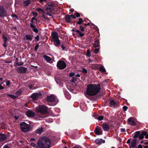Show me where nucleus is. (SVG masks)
<instances>
[{
    "label": "nucleus",
    "mask_w": 148,
    "mask_h": 148,
    "mask_svg": "<svg viewBox=\"0 0 148 148\" xmlns=\"http://www.w3.org/2000/svg\"><path fill=\"white\" fill-rule=\"evenodd\" d=\"M101 86L99 84H90L87 85L86 92V97L93 101L96 100V97L92 96L96 95L100 92Z\"/></svg>",
    "instance_id": "nucleus-1"
},
{
    "label": "nucleus",
    "mask_w": 148,
    "mask_h": 148,
    "mask_svg": "<svg viewBox=\"0 0 148 148\" xmlns=\"http://www.w3.org/2000/svg\"><path fill=\"white\" fill-rule=\"evenodd\" d=\"M51 141L49 139L46 137H42L38 141L37 144L40 148H49Z\"/></svg>",
    "instance_id": "nucleus-2"
},
{
    "label": "nucleus",
    "mask_w": 148,
    "mask_h": 148,
    "mask_svg": "<svg viewBox=\"0 0 148 148\" xmlns=\"http://www.w3.org/2000/svg\"><path fill=\"white\" fill-rule=\"evenodd\" d=\"M51 36L52 39L51 41L53 42L54 45L56 47H59L60 44V41L59 38L58 33L56 32H52Z\"/></svg>",
    "instance_id": "nucleus-3"
},
{
    "label": "nucleus",
    "mask_w": 148,
    "mask_h": 148,
    "mask_svg": "<svg viewBox=\"0 0 148 148\" xmlns=\"http://www.w3.org/2000/svg\"><path fill=\"white\" fill-rule=\"evenodd\" d=\"M21 130L24 132H29L32 128L30 125L24 122H21L20 124Z\"/></svg>",
    "instance_id": "nucleus-4"
},
{
    "label": "nucleus",
    "mask_w": 148,
    "mask_h": 148,
    "mask_svg": "<svg viewBox=\"0 0 148 148\" xmlns=\"http://www.w3.org/2000/svg\"><path fill=\"white\" fill-rule=\"evenodd\" d=\"M37 112L40 113V115H45L47 112V108L44 105L39 106L36 109Z\"/></svg>",
    "instance_id": "nucleus-5"
},
{
    "label": "nucleus",
    "mask_w": 148,
    "mask_h": 148,
    "mask_svg": "<svg viewBox=\"0 0 148 148\" xmlns=\"http://www.w3.org/2000/svg\"><path fill=\"white\" fill-rule=\"evenodd\" d=\"M47 103L50 106H54L57 103V100L53 96L51 95L47 97Z\"/></svg>",
    "instance_id": "nucleus-6"
},
{
    "label": "nucleus",
    "mask_w": 148,
    "mask_h": 148,
    "mask_svg": "<svg viewBox=\"0 0 148 148\" xmlns=\"http://www.w3.org/2000/svg\"><path fill=\"white\" fill-rule=\"evenodd\" d=\"M56 66L58 69L62 70L66 68V64L64 61L59 60L57 62Z\"/></svg>",
    "instance_id": "nucleus-7"
},
{
    "label": "nucleus",
    "mask_w": 148,
    "mask_h": 148,
    "mask_svg": "<svg viewBox=\"0 0 148 148\" xmlns=\"http://www.w3.org/2000/svg\"><path fill=\"white\" fill-rule=\"evenodd\" d=\"M42 95L40 93H33L30 96V97L32 98L33 101H36L38 98L41 97Z\"/></svg>",
    "instance_id": "nucleus-8"
},
{
    "label": "nucleus",
    "mask_w": 148,
    "mask_h": 148,
    "mask_svg": "<svg viewBox=\"0 0 148 148\" xmlns=\"http://www.w3.org/2000/svg\"><path fill=\"white\" fill-rule=\"evenodd\" d=\"M46 10L50 12L52 11L54 9V5L52 3H48L46 5Z\"/></svg>",
    "instance_id": "nucleus-9"
},
{
    "label": "nucleus",
    "mask_w": 148,
    "mask_h": 148,
    "mask_svg": "<svg viewBox=\"0 0 148 148\" xmlns=\"http://www.w3.org/2000/svg\"><path fill=\"white\" fill-rule=\"evenodd\" d=\"M6 14V11L4 8L0 5V17L3 18Z\"/></svg>",
    "instance_id": "nucleus-10"
},
{
    "label": "nucleus",
    "mask_w": 148,
    "mask_h": 148,
    "mask_svg": "<svg viewBox=\"0 0 148 148\" xmlns=\"http://www.w3.org/2000/svg\"><path fill=\"white\" fill-rule=\"evenodd\" d=\"M94 132L97 135H101L102 134V130L101 128L98 126H96L94 131Z\"/></svg>",
    "instance_id": "nucleus-11"
},
{
    "label": "nucleus",
    "mask_w": 148,
    "mask_h": 148,
    "mask_svg": "<svg viewBox=\"0 0 148 148\" xmlns=\"http://www.w3.org/2000/svg\"><path fill=\"white\" fill-rule=\"evenodd\" d=\"M27 68L23 66H20L17 68V71L18 73H26Z\"/></svg>",
    "instance_id": "nucleus-12"
},
{
    "label": "nucleus",
    "mask_w": 148,
    "mask_h": 148,
    "mask_svg": "<svg viewBox=\"0 0 148 148\" xmlns=\"http://www.w3.org/2000/svg\"><path fill=\"white\" fill-rule=\"evenodd\" d=\"M102 127L104 131L108 132L110 128V126L107 124L103 123L102 125Z\"/></svg>",
    "instance_id": "nucleus-13"
},
{
    "label": "nucleus",
    "mask_w": 148,
    "mask_h": 148,
    "mask_svg": "<svg viewBox=\"0 0 148 148\" xmlns=\"http://www.w3.org/2000/svg\"><path fill=\"white\" fill-rule=\"evenodd\" d=\"M26 115L28 117H32L35 116V112L31 111L29 110L26 112Z\"/></svg>",
    "instance_id": "nucleus-14"
},
{
    "label": "nucleus",
    "mask_w": 148,
    "mask_h": 148,
    "mask_svg": "<svg viewBox=\"0 0 148 148\" xmlns=\"http://www.w3.org/2000/svg\"><path fill=\"white\" fill-rule=\"evenodd\" d=\"M43 131V129L42 127L36 129L34 132V134L35 135H36L38 134L40 135L41 134Z\"/></svg>",
    "instance_id": "nucleus-15"
},
{
    "label": "nucleus",
    "mask_w": 148,
    "mask_h": 148,
    "mask_svg": "<svg viewBox=\"0 0 148 148\" xmlns=\"http://www.w3.org/2000/svg\"><path fill=\"white\" fill-rule=\"evenodd\" d=\"M44 59L47 62L49 63H51L52 62V58L46 55H44L43 56Z\"/></svg>",
    "instance_id": "nucleus-16"
},
{
    "label": "nucleus",
    "mask_w": 148,
    "mask_h": 148,
    "mask_svg": "<svg viewBox=\"0 0 148 148\" xmlns=\"http://www.w3.org/2000/svg\"><path fill=\"white\" fill-rule=\"evenodd\" d=\"M75 31L76 32V34H77L78 35L79 34V37H82L83 36H84V34L83 33H82L79 30H78L76 29H73L72 30V31Z\"/></svg>",
    "instance_id": "nucleus-17"
},
{
    "label": "nucleus",
    "mask_w": 148,
    "mask_h": 148,
    "mask_svg": "<svg viewBox=\"0 0 148 148\" xmlns=\"http://www.w3.org/2000/svg\"><path fill=\"white\" fill-rule=\"evenodd\" d=\"M128 123L130 125H131L133 126H134L136 125V123L133 120L132 117H131L129 118L128 120Z\"/></svg>",
    "instance_id": "nucleus-18"
},
{
    "label": "nucleus",
    "mask_w": 148,
    "mask_h": 148,
    "mask_svg": "<svg viewBox=\"0 0 148 148\" xmlns=\"http://www.w3.org/2000/svg\"><path fill=\"white\" fill-rule=\"evenodd\" d=\"M109 103V106L110 107H114L117 105L116 102L113 100H111Z\"/></svg>",
    "instance_id": "nucleus-19"
},
{
    "label": "nucleus",
    "mask_w": 148,
    "mask_h": 148,
    "mask_svg": "<svg viewBox=\"0 0 148 148\" xmlns=\"http://www.w3.org/2000/svg\"><path fill=\"white\" fill-rule=\"evenodd\" d=\"M64 19L65 21L68 23H70L71 22L72 19L69 15H66L64 17Z\"/></svg>",
    "instance_id": "nucleus-20"
},
{
    "label": "nucleus",
    "mask_w": 148,
    "mask_h": 148,
    "mask_svg": "<svg viewBox=\"0 0 148 148\" xmlns=\"http://www.w3.org/2000/svg\"><path fill=\"white\" fill-rule=\"evenodd\" d=\"M147 133V132L146 131H143L142 132L141 134L140 133L138 138L139 139L142 140L143 139L144 136H145Z\"/></svg>",
    "instance_id": "nucleus-21"
},
{
    "label": "nucleus",
    "mask_w": 148,
    "mask_h": 148,
    "mask_svg": "<svg viewBox=\"0 0 148 148\" xmlns=\"http://www.w3.org/2000/svg\"><path fill=\"white\" fill-rule=\"evenodd\" d=\"M6 138V136L5 134L0 133V141H2L5 140Z\"/></svg>",
    "instance_id": "nucleus-22"
},
{
    "label": "nucleus",
    "mask_w": 148,
    "mask_h": 148,
    "mask_svg": "<svg viewBox=\"0 0 148 148\" xmlns=\"http://www.w3.org/2000/svg\"><path fill=\"white\" fill-rule=\"evenodd\" d=\"M33 35L27 34L25 35V38L27 40L32 41L33 38Z\"/></svg>",
    "instance_id": "nucleus-23"
},
{
    "label": "nucleus",
    "mask_w": 148,
    "mask_h": 148,
    "mask_svg": "<svg viewBox=\"0 0 148 148\" xmlns=\"http://www.w3.org/2000/svg\"><path fill=\"white\" fill-rule=\"evenodd\" d=\"M95 43L94 44V45L95 47L97 48L99 47V41L98 40L95 39Z\"/></svg>",
    "instance_id": "nucleus-24"
},
{
    "label": "nucleus",
    "mask_w": 148,
    "mask_h": 148,
    "mask_svg": "<svg viewBox=\"0 0 148 148\" xmlns=\"http://www.w3.org/2000/svg\"><path fill=\"white\" fill-rule=\"evenodd\" d=\"M24 91V88H22L16 91L15 92V94L18 96H20L21 95Z\"/></svg>",
    "instance_id": "nucleus-25"
},
{
    "label": "nucleus",
    "mask_w": 148,
    "mask_h": 148,
    "mask_svg": "<svg viewBox=\"0 0 148 148\" xmlns=\"http://www.w3.org/2000/svg\"><path fill=\"white\" fill-rule=\"evenodd\" d=\"M137 143V140L136 139H134L132 142L131 146L133 148L135 147Z\"/></svg>",
    "instance_id": "nucleus-26"
},
{
    "label": "nucleus",
    "mask_w": 148,
    "mask_h": 148,
    "mask_svg": "<svg viewBox=\"0 0 148 148\" xmlns=\"http://www.w3.org/2000/svg\"><path fill=\"white\" fill-rule=\"evenodd\" d=\"M140 132L139 131L136 132L135 133V134L133 136V138L136 139L137 138H139V135L140 134Z\"/></svg>",
    "instance_id": "nucleus-27"
},
{
    "label": "nucleus",
    "mask_w": 148,
    "mask_h": 148,
    "mask_svg": "<svg viewBox=\"0 0 148 148\" xmlns=\"http://www.w3.org/2000/svg\"><path fill=\"white\" fill-rule=\"evenodd\" d=\"M31 1L30 0H27L24 2L23 3L25 6H28L31 3Z\"/></svg>",
    "instance_id": "nucleus-28"
},
{
    "label": "nucleus",
    "mask_w": 148,
    "mask_h": 148,
    "mask_svg": "<svg viewBox=\"0 0 148 148\" xmlns=\"http://www.w3.org/2000/svg\"><path fill=\"white\" fill-rule=\"evenodd\" d=\"M79 21H78L77 23H76V24L77 25H81V24H82L83 22V21L82 20V19L81 18H79Z\"/></svg>",
    "instance_id": "nucleus-29"
},
{
    "label": "nucleus",
    "mask_w": 148,
    "mask_h": 148,
    "mask_svg": "<svg viewBox=\"0 0 148 148\" xmlns=\"http://www.w3.org/2000/svg\"><path fill=\"white\" fill-rule=\"evenodd\" d=\"M36 22L34 21H30V27L31 28H34V27H35V25H34V24Z\"/></svg>",
    "instance_id": "nucleus-30"
},
{
    "label": "nucleus",
    "mask_w": 148,
    "mask_h": 148,
    "mask_svg": "<svg viewBox=\"0 0 148 148\" xmlns=\"http://www.w3.org/2000/svg\"><path fill=\"white\" fill-rule=\"evenodd\" d=\"M36 10L38 12H41L42 14H44L45 12L41 8H36Z\"/></svg>",
    "instance_id": "nucleus-31"
},
{
    "label": "nucleus",
    "mask_w": 148,
    "mask_h": 148,
    "mask_svg": "<svg viewBox=\"0 0 148 148\" xmlns=\"http://www.w3.org/2000/svg\"><path fill=\"white\" fill-rule=\"evenodd\" d=\"M99 71L101 72L105 73L106 71V70L104 67L102 66H101L100 68H99Z\"/></svg>",
    "instance_id": "nucleus-32"
},
{
    "label": "nucleus",
    "mask_w": 148,
    "mask_h": 148,
    "mask_svg": "<svg viewBox=\"0 0 148 148\" xmlns=\"http://www.w3.org/2000/svg\"><path fill=\"white\" fill-rule=\"evenodd\" d=\"M101 141H102V139H97L95 140V142L97 144L99 145L101 143Z\"/></svg>",
    "instance_id": "nucleus-33"
},
{
    "label": "nucleus",
    "mask_w": 148,
    "mask_h": 148,
    "mask_svg": "<svg viewBox=\"0 0 148 148\" xmlns=\"http://www.w3.org/2000/svg\"><path fill=\"white\" fill-rule=\"evenodd\" d=\"M2 38L3 40V42H7L8 40V38L6 37L5 36V35L4 34H3Z\"/></svg>",
    "instance_id": "nucleus-34"
},
{
    "label": "nucleus",
    "mask_w": 148,
    "mask_h": 148,
    "mask_svg": "<svg viewBox=\"0 0 148 148\" xmlns=\"http://www.w3.org/2000/svg\"><path fill=\"white\" fill-rule=\"evenodd\" d=\"M18 58H16L15 60V64L18 66L21 65L23 64V63L21 64H19L18 62Z\"/></svg>",
    "instance_id": "nucleus-35"
},
{
    "label": "nucleus",
    "mask_w": 148,
    "mask_h": 148,
    "mask_svg": "<svg viewBox=\"0 0 148 148\" xmlns=\"http://www.w3.org/2000/svg\"><path fill=\"white\" fill-rule=\"evenodd\" d=\"M37 26H35V27L34 28H32V29L33 31L36 33H38V30L36 28Z\"/></svg>",
    "instance_id": "nucleus-36"
},
{
    "label": "nucleus",
    "mask_w": 148,
    "mask_h": 148,
    "mask_svg": "<svg viewBox=\"0 0 148 148\" xmlns=\"http://www.w3.org/2000/svg\"><path fill=\"white\" fill-rule=\"evenodd\" d=\"M64 95L68 97H69V98L70 99V95L68 92L66 91H64Z\"/></svg>",
    "instance_id": "nucleus-37"
},
{
    "label": "nucleus",
    "mask_w": 148,
    "mask_h": 148,
    "mask_svg": "<svg viewBox=\"0 0 148 148\" xmlns=\"http://www.w3.org/2000/svg\"><path fill=\"white\" fill-rule=\"evenodd\" d=\"M6 94L9 97H11V98H12V99H15L16 97V96H15V95H11V94H8L7 93H6Z\"/></svg>",
    "instance_id": "nucleus-38"
},
{
    "label": "nucleus",
    "mask_w": 148,
    "mask_h": 148,
    "mask_svg": "<svg viewBox=\"0 0 148 148\" xmlns=\"http://www.w3.org/2000/svg\"><path fill=\"white\" fill-rule=\"evenodd\" d=\"M104 117L103 116H98L97 119L99 121H101L103 119Z\"/></svg>",
    "instance_id": "nucleus-39"
},
{
    "label": "nucleus",
    "mask_w": 148,
    "mask_h": 148,
    "mask_svg": "<svg viewBox=\"0 0 148 148\" xmlns=\"http://www.w3.org/2000/svg\"><path fill=\"white\" fill-rule=\"evenodd\" d=\"M86 56L88 57H90L91 56V53L89 49L87 50Z\"/></svg>",
    "instance_id": "nucleus-40"
},
{
    "label": "nucleus",
    "mask_w": 148,
    "mask_h": 148,
    "mask_svg": "<svg viewBox=\"0 0 148 148\" xmlns=\"http://www.w3.org/2000/svg\"><path fill=\"white\" fill-rule=\"evenodd\" d=\"M77 78L75 77H73L72 78V79L71 81V82H73V83H75L77 81Z\"/></svg>",
    "instance_id": "nucleus-41"
},
{
    "label": "nucleus",
    "mask_w": 148,
    "mask_h": 148,
    "mask_svg": "<svg viewBox=\"0 0 148 148\" xmlns=\"http://www.w3.org/2000/svg\"><path fill=\"white\" fill-rule=\"evenodd\" d=\"M84 25H80L79 26V29L82 32H84V28L83 27Z\"/></svg>",
    "instance_id": "nucleus-42"
},
{
    "label": "nucleus",
    "mask_w": 148,
    "mask_h": 148,
    "mask_svg": "<svg viewBox=\"0 0 148 148\" xmlns=\"http://www.w3.org/2000/svg\"><path fill=\"white\" fill-rule=\"evenodd\" d=\"M74 14L76 16V17H79L80 16L79 14L76 11H75Z\"/></svg>",
    "instance_id": "nucleus-43"
},
{
    "label": "nucleus",
    "mask_w": 148,
    "mask_h": 148,
    "mask_svg": "<svg viewBox=\"0 0 148 148\" xmlns=\"http://www.w3.org/2000/svg\"><path fill=\"white\" fill-rule=\"evenodd\" d=\"M82 72L85 73H87V71L84 68H83L82 69Z\"/></svg>",
    "instance_id": "nucleus-44"
},
{
    "label": "nucleus",
    "mask_w": 148,
    "mask_h": 148,
    "mask_svg": "<svg viewBox=\"0 0 148 148\" xmlns=\"http://www.w3.org/2000/svg\"><path fill=\"white\" fill-rule=\"evenodd\" d=\"M39 45L38 43L36 44V46L35 47L34 49V51H36L38 49V47L39 46Z\"/></svg>",
    "instance_id": "nucleus-45"
},
{
    "label": "nucleus",
    "mask_w": 148,
    "mask_h": 148,
    "mask_svg": "<svg viewBox=\"0 0 148 148\" xmlns=\"http://www.w3.org/2000/svg\"><path fill=\"white\" fill-rule=\"evenodd\" d=\"M30 145L34 147H37V145L33 143H31Z\"/></svg>",
    "instance_id": "nucleus-46"
},
{
    "label": "nucleus",
    "mask_w": 148,
    "mask_h": 148,
    "mask_svg": "<svg viewBox=\"0 0 148 148\" xmlns=\"http://www.w3.org/2000/svg\"><path fill=\"white\" fill-rule=\"evenodd\" d=\"M99 51V49L96 48L94 51V53L95 54H97Z\"/></svg>",
    "instance_id": "nucleus-47"
},
{
    "label": "nucleus",
    "mask_w": 148,
    "mask_h": 148,
    "mask_svg": "<svg viewBox=\"0 0 148 148\" xmlns=\"http://www.w3.org/2000/svg\"><path fill=\"white\" fill-rule=\"evenodd\" d=\"M39 36L38 35L35 38V39L36 41H38L39 40Z\"/></svg>",
    "instance_id": "nucleus-48"
},
{
    "label": "nucleus",
    "mask_w": 148,
    "mask_h": 148,
    "mask_svg": "<svg viewBox=\"0 0 148 148\" xmlns=\"http://www.w3.org/2000/svg\"><path fill=\"white\" fill-rule=\"evenodd\" d=\"M128 108V107L125 106H124L123 107V111H126Z\"/></svg>",
    "instance_id": "nucleus-49"
},
{
    "label": "nucleus",
    "mask_w": 148,
    "mask_h": 148,
    "mask_svg": "<svg viewBox=\"0 0 148 148\" xmlns=\"http://www.w3.org/2000/svg\"><path fill=\"white\" fill-rule=\"evenodd\" d=\"M75 75V73L73 72H71L70 73L69 76L70 77H73Z\"/></svg>",
    "instance_id": "nucleus-50"
},
{
    "label": "nucleus",
    "mask_w": 148,
    "mask_h": 148,
    "mask_svg": "<svg viewBox=\"0 0 148 148\" xmlns=\"http://www.w3.org/2000/svg\"><path fill=\"white\" fill-rule=\"evenodd\" d=\"M6 86H10V82L9 80H7L6 82Z\"/></svg>",
    "instance_id": "nucleus-51"
},
{
    "label": "nucleus",
    "mask_w": 148,
    "mask_h": 148,
    "mask_svg": "<svg viewBox=\"0 0 148 148\" xmlns=\"http://www.w3.org/2000/svg\"><path fill=\"white\" fill-rule=\"evenodd\" d=\"M29 88L31 89L32 90L34 89V87L32 84L28 86Z\"/></svg>",
    "instance_id": "nucleus-52"
},
{
    "label": "nucleus",
    "mask_w": 148,
    "mask_h": 148,
    "mask_svg": "<svg viewBox=\"0 0 148 148\" xmlns=\"http://www.w3.org/2000/svg\"><path fill=\"white\" fill-rule=\"evenodd\" d=\"M3 61L4 62V63H10L11 62V61H6L5 60H3Z\"/></svg>",
    "instance_id": "nucleus-53"
},
{
    "label": "nucleus",
    "mask_w": 148,
    "mask_h": 148,
    "mask_svg": "<svg viewBox=\"0 0 148 148\" xmlns=\"http://www.w3.org/2000/svg\"><path fill=\"white\" fill-rule=\"evenodd\" d=\"M32 14L34 17H36L38 15V13L36 12H33Z\"/></svg>",
    "instance_id": "nucleus-54"
},
{
    "label": "nucleus",
    "mask_w": 148,
    "mask_h": 148,
    "mask_svg": "<svg viewBox=\"0 0 148 148\" xmlns=\"http://www.w3.org/2000/svg\"><path fill=\"white\" fill-rule=\"evenodd\" d=\"M70 16L72 19H75L76 18V17L73 14L70 15Z\"/></svg>",
    "instance_id": "nucleus-55"
},
{
    "label": "nucleus",
    "mask_w": 148,
    "mask_h": 148,
    "mask_svg": "<svg viewBox=\"0 0 148 148\" xmlns=\"http://www.w3.org/2000/svg\"><path fill=\"white\" fill-rule=\"evenodd\" d=\"M61 47L62 49V51H63L65 49V47L63 45V44L62 43V44L61 45Z\"/></svg>",
    "instance_id": "nucleus-56"
},
{
    "label": "nucleus",
    "mask_w": 148,
    "mask_h": 148,
    "mask_svg": "<svg viewBox=\"0 0 148 148\" xmlns=\"http://www.w3.org/2000/svg\"><path fill=\"white\" fill-rule=\"evenodd\" d=\"M55 80L57 83H60V79L59 78L58 79L55 78Z\"/></svg>",
    "instance_id": "nucleus-57"
},
{
    "label": "nucleus",
    "mask_w": 148,
    "mask_h": 148,
    "mask_svg": "<svg viewBox=\"0 0 148 148\" xmlns=\"http://www.w3.org/2000/svg\"><path fill=\"white\" fill-rule=\"evenodd\" d=\"M90 25V23H88L87 24H84V23H83L82 24V25H84L86 27L87 25Z\"/></svg>",
    "instance_id": "nucleus-58"
},
{
    "label": "nucleus",
    "mask_w": 148,
    "mask_h": 148,
    "mask_svg": "<svg viewBox=\"0 0 148 148\" xmlns=\"http://www.w3.org/2000/svg\"><path fill=\"white\" fill-rule=\"evenodd\" d=\"M6 42H4V43L3 44V46L4 47H7V45L6 44Z\"/></svg>",
    "instance_id": "nucleus-59"
},
{
    "label": "nucleus",
    "mask_w": 148,
    "mask_h": 148,
    "mask_svg": "<svg viewBox=\"0 0 148 148\" xmlns=\"http://www.w3.org/2000/svg\"><path fill=\"white\" fill-rule=\"evenodd\" d=\"M4 89V87L1 84H0V90H1Z\"/></svg>",
    "instance_id": "nucleus-60"
},
{
    "label": "nucleus",
    "mask_w": 148,
    "mask_h": 148,
    "mask_svg": "<svg viewBox=\"0 0 148 148\" xmlns=\"http://www.w3.org/2000/svg\"><path fill=\"white\" fill-rule=\"evenodd\" d=\"M121 131L122 132H125V129L124 128H121Z\"/></svg>",
    "instance_id": "nucleus-61"
},
{
    "label": "nucleus",
    "mask_w": 148,
    "mask_h": 148,
    "mask_svg": "<svg viewBox=\"0 0 148 148\" xmlns=\"http://www.w3.org/2000/svg\"><path fill=\"white\" fill-rule=\"evenodd\" d=\"M35 20H36V18L34 17H33L32 18L30 21H34Z\"/></svg>",
    "instance_id": "nucleus-62"
},
{
    "label": "nucleus",
    "mask_w": 148,
    "mask_h": 148,
    "mask_svg": "<svg viewBox=\"0 0 148 148\" xmlns=\"http://www.w3.org/2000/svg\"><path fill=\"white\" fill-rule=\"evenodd\" d=\"M131 142V140L130 139H129L127 141V144H129Z\"/></svg>",
    "instance_id": "nucleus-63"
},
{
    "label": "nucleus",
    "mask_w": 148,
    "mask_h": 148,
    "mask_svg": "<svg viewBox=\"0 0 148 148\" xmlns=\"http://www.w3.org/2000/svg\"><path fill=\"white\" fill-rule=\"evenodd\" d=\"M138 148H143V147L141 145H139L138 146Z\"/></svg>",
    "instance_id": "nucleus-64"
}]
</instances>
